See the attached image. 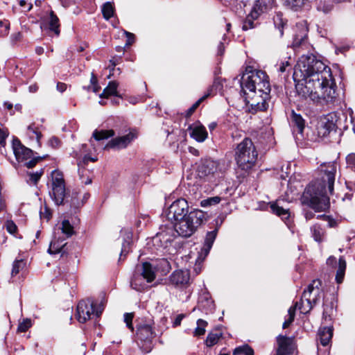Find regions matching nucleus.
I'll list each match as a JSON object with an SVG mask.
<instances>
[{"label":"nucleus","mask_w":355,"mask_h":355,"mask_svg":"<svg viewBox=\"0 0 355 355\" xmlns=\"http://www.w3.org/2000/svg\"><path fill=\"white\" fill-rule=\"evenodd\" d=\"M114 135V131L113 130H96L92 134L93 137L97 141L107 139Z\"/></svg>","instance_id":"29"},{"label":"nucleus","mask_w":355,"mask_h":355,"mask_svg":"<svg viewBox=\"0 0 355 355\" xmlns=\"http://www.w3.org/2000/svg\"><path fill=\"white\" fill-rule=\"evenodd\" d=\"M336 165L334 162L321 165L320 179L309 184L304 194V202L315 212L326 211L330 207L328 193L332 194Z\"/></svg>","instance_id":"3"},{"label":"nucleus","mask_w":355,"mask_h":355,"mask_svg":"<svg viewBox=\"0 0 355 355\" xmlns=\"http://www.w3.org/2000/svg\"><path fill=\"white\" fill-rule=\"evenodd\" d=\"M311 232L314 240L318 243L324 240L325 232L320 225L315 224L311 227Z\"/></svg>","instance_id":"28"},{"label":"nucleus","mask_w":355,"mask_h":355,"mask_svg":"<svg viewBox=\"0 0 355 355\" xmlns=\"http://www.w3.org/2000/svg\"><path fill=\"white\" fill-rule=\"evenodd\" d=\"M44 173L43 169H40L39 171L35 173H30L28 174V179L27 180V182L30 184H36L40 180L41 176Z\"/></svg>","instance_id":"43"},{"label":"nucleus","mask_w":355,"mask_h":355,"mask_svg":"<svg viewBox=\"0 0 355 355\" xmlns=\"http://www.w3.org/2000/svg\"><path fill=\"white\" fill-rule=\"evenodd\" d=\"M291 121L293 125L297 128L299 133H302L305 126V121L302 116L293 111L291 114Z\"/></svg>","instance_id":"25"},{"label":"nucleus","mask_w":355,"mask_h":355,"mask_svg":"<svg viewBox=\"0 0 355 355\" xmlns=\"http://www.w3.org/2000/svg\"><path fill=\"white\" fill-rule=\"evenodd\" d=\"M25 266L26 262L23 259L15 260L12 264V268L11 271L12 277H14L18 275L20 270L24 268Z\"/></svg>","instance_id":"35"},{"label":"nucleus","mask_w":355,"mask_h":355,"mask_svg":"<svg viewBox=\"0 0 355 355\" xmlns=\"http://www.w3.org/2000/svg\"><path fill=\"white\" fill-rule=\"evenodd\" d=\"M114 12V8L112 6V4L110 2H106L103 4L102 7V13L103 15V17L105 19H109L111 18Z\"/></svg>","instance_id":"37"},{"label":"nucleus","mask_w":355,"mask_h":355,"mask_svg":"<svg viewBox=\"0 0 355 355\" xmlns=\"http://www.w3.org/2000/svg\"><path fill=\"white\" fill-rule=\"evenodd\" d=\"M314 284H316V287H318V285L320 284V283L319 281H317V280L313 281V284H309L307 289L305 290L302 294V298L305 299L309 304H311V300L309 298V295L314 290Z\"/></svg>","instance_id":"40"},{"label":"nucleus","mask_w":355,"mask_h":355,"mask_svg":"<svg viewBox=\"0 0 355 355\" xmlns=\"http://www.w3.org/2000/svg\"><path fill=\"white\" fill-rule=\"evenodd\" d=\"M125 34L127 36V42L126 45L130 46L131 45L134 41H135V35L132 33H130L129 32L125 31Z\"/></svg>","instance_id":"58"},{"label":"nucleus","mask_w":355,"mask_h":355,"mask_svg":"<svg viewBox=\"0 0 355 355\" xmlns=\"http://www.w3.org/2000/svg\"><path fill=\"white\" fill-rule=\"evenodd\" d=\"M189 271L186 270H175L169 277V282L175 287L182 288L189 284Z\"/></svg>","instance_id":"15"},{"label":"nucleus","mask_w":355,"mask_h":355,"mask_svg":"<svg viewBox=\"0 0 355 355\" xmlns=\"http://www.w3.org/2000/svg\"><path fill=\"white\" fill-rule=\"evenodd\" d=\"M139 276L135 275L131 281V287L138 291H141L144 289L145 284H142L139 282Z\"/></svg>","instance_id":"46"},{"label":"nucleus","mask_w":355,"mask_h":355,"mask_svg":"<svg viewBox=\"0 0 355 355\" xmlns=\"http://www.w3.org/2000/svg\"><path fill=\"white\" fill-rule=\"evenodd\" d=\"M135 135L130 132L126 135L116 137L110 141L105 146V149L109 148H125L135 138Z\"/></svg>","instance_id":"17"},{"label":"nucleus","mask_w":355,"mask_h":355,"mask_svg":"<svg viewBox=\"0 0 355 355\" xmlns=\"http://www.w3.org/2000/svg\"><path fill=\"white\" fill-rule=\"evenodd\" d=\"M119 60H121V58H119L117 59L113 58L110 60V62L112 64V67L110 69L111 71L114 69V67L119 63Z\"/></svg>","instance_id":"64"},{"label":"nucleus","mask_w":355,"mask_h":355,"mask_svg":"<svg viewBox=\"0 0 355 355\" xmlns=\"http://www.w3.org/2000/svg\"><path fill=\"white\" fill-rule=\"evenodd\" d=\"M198 175L211 184L217 185L221 178L219 163L211 159H202L198 166Z\"/></svg>","instance_id":"7"},{"label":"nucleus","mask_w":355,"mask_h":355,"mask_svg":"<svg viewBox=\"0 0 355 355\" xmlns=\"http://www.w3.org/2000/svg\"><path fill=\"white\" fill-rule=\"evenodd\" d=\"M183 318H184V315H182V314L178 315L176 317V318L175 319V320H174L173 326L174 327H177V326L180 325L182 320L183 319Z\"/></svg>","instance_id":"62"},{"label":"nucleus","mask_w":355,"mask_h":355,"mask_svg":"<svg viewBox=\"0 0 355 355\" xmlns=\"http://www.w3.org/2000/svg\"><path fill=\"white\" fill-rule=\"evenodd\" d=\"M66 245V243L61 244L58 241H53L50 243V246L48 249V252L49 254H58L60 252L64 253V248Z\"/></svg>","instance_id":"33"},{"label":"nucleus","mask_w":355,"mask_h":355,"mask_svg":"<svg viewBox=\"0 0 355 355\" xmlns=\"http://www.w3.org/2000/svg\"><path fill=\"white\" fill-rule=\"evenodd\" d=\"M130 245V242H126L123 244L122 249H121V254H120L121 257L122 256H125L129 252Z\"/></svg>","instance_id":"56"},{"label":"nucleus","mask_w":355,"mask_h":355,"mask_svg":"<svg viewBox=\"0 0 355 355\" xmlns=\"http://www.w3.org/2000/svg\"><path fill=\"white\" fill-rule=\"evenodd\" d=\"M264 11L257 6H253L250 12L245 17L242 22L243 31L255 28L260 25L259 18Z\"/></svg>","instance_id":"13"},{"label":"nucleus","mask_w":355,"mask_h":355,"mask_svg":"<svg viewBox=\"0 0 355 355\" xmlns=\"http://www.w3.org/2000/svg\"><path fill=\"white\" fill-rule=\"evenodd\" d=\"M224 80L220 77H216L212 85L208 89L206 94H209V96H210L216 94L217 92H220L223 88Z\"/></svg>","instance_id":"26"},{"label":"nucleus","mask_w":355,"mask_h":355,"mask_svg":"<svg viewBox=\"0 0 355 355\" xmlns=\"http://www.w3.org/2000/svg\"><path fill=\"white\" fill-rule=\"evenodd\" d=\"M67 89V85L65 83H58L57 84V89L60 92H63L66 90Z\"/></svg>","instance_id":"63"},{"label":"nucleus","mask_w":355,"mask_h":355,"mask_svg":"<svg viewBox=\"0 0 355 355\" xmlns=\"http://www.w3.org/2000/svg\"><path fill=\"white\" fill-rule=\"evenodd\" d=\"M103 309L104 303L103 301L97 304L91 299L81 300L77 305V320L80 323H85L91 318L92 315L98 318Z\"/></svg>","instance_id":"8"},{"label":"nucleus","mask_w":355,"mask_h":355,"mask_svg":"<svg viewBox=\"0 0 355 355\" xmlns=\"http://www.w3.org/2000/svg\"><path fill=\"white\" fill-rule=\"evenodd\" d=\"M173 241L172 236L168 235L166 232H159L156 234V236L153 238V243L155 244H159L160 243V245L163 248H166L168 246V243H170Z\"/></svg>","instance_id":"23"},{"label":"nucleus","mask_w":355,"mask_h":355,"mask_svg":"<svg viewBox=\"0 0 355 355\" xmlns=\"http://www.w3.org/2000/svg\"><path fill=\"white\" fill-rule=\"evenodd\" d=\"M90 84L91 85L88 87H84L83 88L85 89H87V91L92 90L94 93H98L101 89V87L98 85V80L96 76L92 73L91 79H90Z\"/></svg>","instance_id":"41"},{"label":"nucleus","mask_w":355,"mask_h":355,"mask_svg":"<svg viewBox=\"0 0 355 355\" xmlns=\"http://www.w3.org/2000/svg\"><path fill=\"white\" fill-rule=\"evenodd\" d=\"M205 216V213L201 210H191L186 217L174 223V229L178 235L182 237H190L206 220Z\"/></svg>","instance_id":"5"},{"label":"nucleus","mask_w":355,"mask_h":355,"mask_svg":"<svg viewBox=\"0 0 355 355\" xmlns=\"http://www.w3.org/2000/svg\"><path fill=\"white\" fill-rule=\"evenodd\" d=\"M49 187V195L57 205L67 204L66 184L62 171L54 170L51 172Z\"/></svg>","instance_id":"6"},{"label":"nucleus","mask_w":355,"mask_h":355,"mask_svg":"<svg viewBox=\"0 0 355 355\" xmlns=\"http://www.w3.org/2000/svg\"><path fill=\"white\" fill-rule=\"evenodd\" d=\"M27 131L29 137L33 138L35 136L37 143L40 144V140L42 137V134L40 132L38 131L35 123H33L28 126Z\"/></svg>","instance_id":"38"},{"label":"nucleus","mask_w":355,"mask_h":355,"mask_svg":"<svg viewBox=\"0 0 355 355\" xmlns=\"http://www.w3.org/2000/svg\"><path fill=\"white\" fill-rule=\"evenodd\" d=\"M69 204V206L73 207L75 209L78 208L80 205L83 204V202H80L78 199V193H73L71 195V200L67 202Z\"/></svg>","instance_id":"49"},{"label":"nucleus","mask_w":355,"mask_h":355,"mask_svg":"<svg viewBox=\"0 0 355 355\" xmlns=\"http://www.w3.org/2000/svg\"><path fill=\"white\" fill-rule=\"evenodd\" d=\"M208 323L207 321L202 319H198L197 320V327L193 331L194 336H200L205 334V328Z\"/></svg>","instance_id":"34"},{"label":"nucleus","mask_w":355,"mask_h":355,"mask_svg":"<svg viewBox=\"0 0 355 355\" xmlns=\"http://www.w3.org/2000/svg\"><path fill=\"white\" fill-rule=\"evenodd\" d=\"M304 216L306 220H309L314 218L315 213L309 209H304Z\"/></svg>","instance_id":"57"},{"label":"nucleus","mask_w":355,"mask_h":355,"mask_svg":"<svg viewBox=\"0 0 355 355\" xmlns=\"http://www.w3.org/2000/svg\"><path fill=\"white\" fill-rule=\"evenodd\" d=\"M137 336L140 341L145 343L146 347L142 346L144 351L150 352L152 349V340L155 336V333L153 331L152 327L150 324L139 326L137 331Z\"/></svg>","instance_id":"12"},{"label":"nucleus","mask_w":355,"mask_h":355,"mask_svg":"<svg viewBox=\"0 0 355 355\" xmlns=\"http://www.w3.org/2000/svg\"><path fill=\"white\" fill-rule=\"evenodd\" d=\"M220 200L221 198L218 196L211 197L202 200L200 205L202 207H209L218 205Z\"/></svg>","instance_id":"44"},{"label":"nucleus","mask_w":355,"mask_h":355,"mask_svg":"<svg viewBox=\"0 0 355 355\" xmlns=\"http://www.w3.org/2000/svg\"><path fill=\"white\" fill-rule=\"evenodd\" d=\"M189 129L190 136L198 142L204 141L208 137L205 127L199 122L190 125Z\"/></svg>","instance_id":"18"},{"label":"nucleus","mask_w":355,"mask_h":355,"mask_svg":"<svg viewBox=\"0 0 355 355\" xmlns=\"http://www.w3.org/2000/svg\"><path fill=\"white\" fill-rule=\"evenodd\" d=\"M12 149L17 161L24 162V166L28 168L34 167L42 159L41 157H32L33 151L24 146L17 138L12 140Z\"/></svg>","instance_id":"9"},{"label":"nucleus","mask_w":355,"mask_h":355,"mask_svg":"<svg viewBox=\"0 0 355 355\" xmlns=\"http://www.w3.org/2000/svg\"><path fill=\"white\" fill-rule=\"evenodd\" d=\"M336 115L329 114L322 119L318 125V132L320 137H327L331 132L336 131Z\"/></svg>","instance_id":"14"},{"label":"nucleus","mask_w":355,"mask_h":355,"mask_svg":"<svg viewBox=\"0 0 355 355\" xmlns=\"http://www.w3.org/2000/svg\"><path fill=\"white\" fill-rule=\"evenodd\" d=\"M297 94L317 105L333 103L336 98V84L331 69L313 55H302L294 68Z\"/></svg>","instance_id":"1"},{"label":"nucleus","mask_w":355,"mask_h":355,"mask_svg":"<svg viewBox=\"0 0 355 355\" xmlns=\"http://www.w3.org/2000/svg\"><path fill=\"white\" fill-rule=\"evenodd\" d=\"M189 207L187 201L184 198H179L174 201L166 211V216L168 220L174 223L186 217L189 214Z\"/></svg>","instance_id":"10"},{"label":"nucleus","mask_w":355,"mask_h":355,"mask_svg":"<svg viewBox=\"0 0 355 355\" xmlns=\"http://www.w3.org/2000/svg\"><path fill=\"white\" fill-rule=\"evenodd\" d=\"M9 23L0 21V36H6L8 34Z\"/></svg>","instance_id":"53"},{"label":"nucleus","mask_w":355,"mask_h":355,"mask_svg":"<svg viewBox=\"0 0 355 355\" xmlns=\"http://www.w3.org/2000/svg\"><path fill=\"white\" fill-rule=\"evenodd\" d=\"M292 46L294 49L306 46L308 27L305 21H301L293 28Z\"/></svg>","instance_id":"11"},{"label":"nucleus","mask_w":355,"mask_h":355,"mask_svg":"<svg viewBox=\"0 0 355 355\" xmlns=\"http://www.w3.org/2000/svg\"><path fill=\"white\" fill-rule=\"evenodd\" d=\"M209 97V94H205L200 98H199L188 110L187 112V116H190L195 110L198 107L202 102H203L207 98Z\"/></svg>","instance_id":"48"},{"label":"nucleus","mask_w":355,"mask_h":355,"mask_svg":"<svg viewBox=\"0 0 355 355\" xmlns=\"http://www.w3.org/2000/svg\"><path fill=\"white\" fill-rule=\"evenodd\" d=\"M221 337V334L209 333L205 340L207 347H212L216 345Z\"/></svg>","instance_id":"39"},{"label":"nucleus","mask_w":355,"mask_h":355,"mask_svg":"<svg viewBox=\"0 0 355 355\" xmlns=\"http://www.w3.org/2000/svg\"><path fill=\"white\" fill-rule=\"evenodd\" d=\"M61 230L62 233L66 234L67 237L72 236L74 233L73 226L67 220H64L62 221Z\"/></svg>","instance_id":"42"},{"label":"nucleus","mask_w":355,"mask_h":355,"mask_svg":"<svg viewBox=\"0 0 355 355\" xmlns=\"http://www.w3.org/2000/svg\"><path fill=\"white\" fill-rule=\"evenodd\" d=\"M60 140L57 137H52L49 139V143L53 148H57L60 146Z\"/></svg>","instance_id":"59"},{"label":"nucleus","mask_w":355,"mask_h":355,"mask_svg":"<svg viewBox=\"0 0 355 355\" xmlns=\"http://www.w3.org/2000/svg\"><path fill=\"white\" fill-rule=\"evenodd\" d=\"M297 305V304H296L295 306H294L290 307L288 311V316L290 318H291V320H294V318H295V309H296Z\"/></svg>","instance_id":"60"},{"label":"nucleus","mask_w":355,"mask_h":355,"mask_svg":"<svg viewBox=\"0 0 355 355\" xmlns=\"http://www.w3.org/2000/svg\"><path fill=\"white\" fill-rule=\"evenodd\" d=\"M134 318L133 313H126L124 314V322L126 324L127 327L132 331L134 330L132 325V320Z\"/></svg>","instance_id":"50"},{"label":"nucleus","mask_w":355,"mask_h":355,"mask_svg":"<svg viewBox=\"0 0 355 355\" xmlns=\"http://www.w3.org/2000/svg\"><path fill=\"white\" fill-rule=\"evenodd\" d=\"M7 231L11 234H15L17 230V227L12 220H8L6 223Z\"/></svg>","instance_id":"54"},{"label":"nucleus","mask_w":355,"mask_h":355,"mask_svg":"<svg viewBox=\"0 0 355 355\" xmlns=\"http://www.w3.org/2000/svg\"><path fill=\"white\" fill-rule=\"evenodd\" d=\"M346 269V262L344 259L340 258L338 261V268L336 272V280L338 284L343 282Z\"/></svg>","instance_id":"30"},{"label":"nucleus","mask_w":355,"mask_h":355,"mask_svg":"<svg viewBox=\"0 0 355 355\" xmlns=\"http://www.w3.org/2000/svg\"><path fill=\"white\" fill-rule=\"evenodd\" d=\"M49 28L51 31H53L56 35H59L60 34V23L59 19L54 13L53 10H51L49 13Z\"/></svg>","instance_id":"27"},{"label":"nucleus","mask_w":355,"mask_h":355,"mask_svg":"<svg viewBox=\"0 0 355 355\" xmlns=\"http://www.w3.org/2000/svg\"><path fill=\"white\" fill-rule=\"evenodd\" d=\"M218 228H216L215 230L208 232L207 233L205 239L204 245L202 248V251L205 256H207L209 254L211 248H212L214 242L216 238Z\"/></svg>","instance_id":"21"},{"label":"nucleus","mask_w":355,"mask_h":355,"mask_svg":"<svg viewBox=\"0 0 355 355\" xmlns=\"http://www.w3.org/2000/svg\"><path fill=\"white\" fill-rule=\"evenodd\" d=\"M274 3V0H256L254 6H257L259 8H261L265 11L268 8L271 7Z\"/></svg>","instance_id":"45"},{"label":"nucleus","mask_w":355,"mask_h":355,"mask_svg":"<svg viewBox=\"0 0 355 355\" xmlns=\"http://www.w3.org/2000/svg\"><path fill=\"white\" fill-rule=\"evenodd\" d=\"M318 340L322 346L329 344L333 336V328L331 327H320L318 333Z\"/></svg>","instance_id":"19"},{"label":"nucleus","mask_w":355,"mask_h":355,"mask_svg":"<svg viewBox=\"0 0 355 355\" xmlns=\"http://www.w3.org/2000/svg\"><path fill=\"white\" fill-rule=\"evenodd\" d=\"M277 342L278 345L277 355H290L293 353L294 347L292 338L279 335L277 338Z\"/></svg>","instance_id":"16"},{"label":"nucleus","mask_w":355,"mask_h":355,"mask_svg":"<svg viewBox=\"0 0 355 355\" xmlns=\"http://www.w3.org/2000/svg\"><path fill=\"white\" fill-rule=\"evenodd\" d=\"M282 200H277L270 203V207L272 213L280 216L283 220L289 218L290 213L288 209H285L281 205Z\"/></svg>","instance_id":"20"},{"label":"nucleus","mask_w":355,"mask_h":355,"mask_svg":"<svg viewBox=\"0 0 355 355\" xmlns=\"http://www.w3.org/2000/svg\"><path fill=\"white\" fill-rule=\"evenodd\" d=\"M78 166H80V164H78ZM88 171L83 168H80V166H79V169H78V173H79V175H80V178L82 180V183L85 184H89L92 183V179L87 176V173Z\"/></svg>","instance_id":"47"},{"label":"nucleus","mask_w":355,"mask_h":355,"mask_svg":"<svg viewBox=\"0 0 355 355\" xmlns=\"http://www.w3.org/2000/svg\"><path fill=\"white\" fill-rule=\"evenodd\" d=\"M117 87L118 83L116 81H110L100 94V98H108L110 96H120L117 93Z\"/></svg>","instance_id":"24"},{"label":"nucleus","mask_w":355,"mask_h":355,"mask_svg":"<svg viewBox=\"0 0 355 355\" xmlns=\"http://www.w3.org/2000/svg\"><path fill=\"white\" fill-rule=\"evenodd\" d=\"M291 65L288 61L282 62L279 66L278 71L281 73L286 71L287 68L291 69Z\"/></svg>","instance_id":"55"},{"label":"nucleus","mask_w":355,"mask_h":355,"mask_svg":"<svg viewBox=\"0 0 355 355\" xmlns=\"http://www.w3.org/2000/svg\"><path fill=\"white\" fill-rule=\"evenodd\" d=\"M275 26L278 29L279 35L282 37L284 34V28L286 22L284 21L282 14H277L273 19Z\"/></svg>","instance_id":"36"},{"label":"nucleus","mask_w":355,"mask_h":355,"mask_svg":"<svg viewBox=\"0 0 355 355\" xmlns=\"http://www.w3.org/2000/svg\"><path fill=\"white\" fill-rule=\"evenodd\" d=\"M141 275L147 282H152L155 279V270L150 263L144 262L142 263Z\"/></svg>","instance_id":"22"},{"label":"nucleus","mask_w":355,"mask_h":355,"mask_svg":"<svg viewBox=\"0 0 355 355\" xmlns=\"http://www.w3.org/2000/svg\"><path fill=\"white\" fill-rule=\"evenodd\" d=\"M258 153L252 141L245 137L234 149V159L243 175L249 173L255 166Z\"/></svg>","instance_id":"4"},{"label":"nucleus","mask_w":355,"mask_h":355,"mask_svg":"<svg viewBox=\"0 0 355 355\" xmlns=\"http://www.w3.org/2000/svg\"><path fill=\"white\" fill-rule=\"evenodd\" d=\"M31 326V321L30 319H25L21 322L19 324L18 326V331L19 332H25Z\"/></svg>","instance_id":"51"},{"label":"nucleus","mask_w":355,"mask_h":355,"mask_svg":"<svg viewBox=\"0 0 355 355\" xmlns=\"http://www.w3.org/2000/svg\"><path fill=\"white\" fill-rule=\"evenodd\" d=\"M8 134L0 128V144L3 145L5 144L6 139Z\"/></svg>","instance_id":"61"},{"label":"nucleus","mask_w":355,"mask_h":355,"mask_svg":"<svg viewBox=\"0 0 355 355\" xmlns=\"http://www.w3.org/2000/svg\"><path fill=\"white\" fill-rule=\"evenodd\" d=\"M284 5L288 8L297 11L300 10L307 0H284Z\"/></svg>","instance_id":"31"},{"label":"nucleus","mask_w":355,"mask_h":355,"mask_svg":"<svg viewBox=\"0 0 355 355\" xmlns=\"http://www.w3.org/2000/svg\"><path fill=\"white\" fill-rule=\"evenodd\" d=\"M346 163L348 168L355 172V154L350 153L346 157Z\"/></svg>","instance_id":"52"},{"label":"nucleus","mask_w":355,"mask_h":355,"mask_svg":"<svg viewBox=\"0 0 355 355\" xmlns=\"http://www.w3.org/2000/svg\"><path fill=\"white\" fill-rule=\"evenodd\" d=\"M233 355H254V349L248 345H243L236 347Z\"/></svg>","instance_id":"32"},{"label":"nucleus","mask_w":355,"mask_h":355,"mask_svg":"<svg viewBox=\"0 0 355 355\" xmlns=\"http://www.w3.org/2000/svg\"><path fill=\"white\" fill-rule=\"evenodd\" d=\"M248 67L241 80V92L245 95L250 111L255 113L265 111L268 107L270 85L267 74L261 70Z\"/></svg>","instance_id":"2"}]
</instances>
